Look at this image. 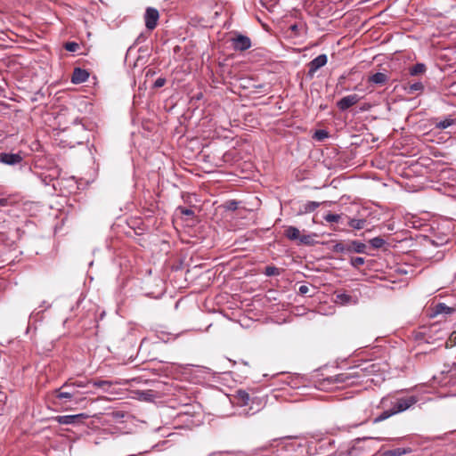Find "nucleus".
I'll list each match as a JSON object with an SVG mask.
<instances>
[{"label":"nucleus","instance_id":"obj_2","mask_svg":"<svg viewBox=\"0 0 456 456\" xmlns=\"http://www.w3.org/2000/svg\"><path fill=\"white\" fill-rule=\"evenodd\" d=\"M30 162H33L35 169H46L44 172H38L37 170H32L30 167V171L33 173V176L35 182H41L45 185H49L51 182H53L58 176V170L53 167H47V165H51L46 159L39 158L38 156H35Z\"/></svg>","mask_w":456,"mask_h":456},{"label":"nucleus","instance_id":"obj_16","mask_svg":"<svg viewBox=\"0 0 456 456\" xmlns=\"http://www.w3.org/2000/svg\"><path fill=\"white\" fill-rule=\"evenodd\" d=\"M455 311L454 308L447 306L444 303H438L433 307V314L431 316H437L439 314L448 315Z\"/></svg>","mask_w":456,"mask_h":456},{"label":"nucleus","instance_id":"obj_28","mask_svg":"<svg viewBox=\"0 0 456 456\" xmlns=\"http://www.w3.org/2000/svg\"><path fill=\"white\" fill-rule=\"evenodd\" d=\"M91 384L94 387H101L103 388L104 390H107L109 387H111L112 382L109 380H94L91 381Z\"/></svg>","mask_w":456,"mask_h":456},{"label":"nucleus","instance_id":"obj_24","mask_svg":"<svg viewBox=\"0 0 456 456\" xmlns=\"http://www.w3.org/2000/svg\"><path fill=\"white\" fill-rule=\"evenodd\" d=\"M405 89L408 94H413L415 92H422L424 90V86L421 82H415L409 84Z\"/></svg>","mask_w":456,"mask_h":456},{"label":"nucleus","instance_id":"obj_18","mask_svg":"<svg viewBox=\"0 0 456 456\" xmlns=\"http://www.w3.org/2000/svg\"><path fill=\"white\" fill-rule=\"evenodd\" d=\"M348 253L355 252V253H365L366 245L358 240H351L348 241Z\"/></svg>","mask_w":456,"mask_h":456},{"label":"nucleus","instance_id":"obj_21","mask_svg":"<svg viewBox=\"0 0 456 456\" xmlns=\"http://www.w3.org/2000/svg\"><path fill=\"white\" fill-rule=\"evenodd\" d=\"M427 70V67L424 63H416L409 69V74L411 76H418L424 74Z\"/></svg>","mask_w":456,"mask_h":456},{"label":"nucleus","instance_id":"obj_15","mask_svg":"<svg viewBox=\"0 0 456 456\" xmlns=\"http://www.w3.org/2000/svg\"><path fill=\"white\" fill-rule=\"evenodd\" d=\"M22 160L19 154L13 153H0V162L6 165H15L20 163Z\"/></svg>","mask_w":456,"mask_h":456},{"label":"nucleus","instance_id":"obj_40","mask_svg":"<svg viewBox=\"0 0 456 456\" xmlns=\"http://www.w3.org/2000/svg\"><path fill=\"white\" fill-rule=\"evenodd\" d=\"M65 116H66V114H65V113H61V112H60V113H58V114L54 117V119H56V120H57V123H58V125H59V126H61L62 123H64V122H65V119H66V118H65Z\"/></svg>","mask_w":456,"mask_h":456},{"label":"nucleus","instance_id":"obj_8","mask_svg":"<svg viewBox=\"0 0 456 456\" xmlns=\"http://www.w3.org/2000/svg\"><path fill=\"white\" fill-rule=\"evenodd\" d=\"M232 47L235 51L243 52L251 47V40L248 37L236 34L235 37L231 38Z\"/></svg>","mask_w":456,"mask_h":456},{"label":"nucleus","instance_id":"obj_43","mask_svg":"<svg viewBox=\"0 0 456 456\" xmlns=\"http://www.w3.org/2000/svg\"><path fill=\"white\" fill-rule=\"evenodd\" d=\"M6 400V395L0 390V403H4Z\"/></svg>","mask_w":456,"mask_h":456},{"label":"nucleus","instance_id":"obj_1","mask_svg":"<svg viewBox=\"0 0 456 456\" xmlns=\"http://www.w3.org/2000/svg\"><path fill=\"white\" fill-rule=\"evenodd\" d=\"M72 126L62 129L61 142L64 147L73 148L82 144L87 138L86 129L84 125L77 122V118H72Z\"/></svg>","mask_w":456,"mask_h":456},{"label":"nucleus","instance_id":"obj_25","mask_svg":"<svg viewBox=\"0 0 456 456\" xmlns=\"http://www.w3.org/2000/svg\"><path fill=\"white\" fill-rule=\"evenodd\" d=\"M348 242H337L332 246V252L334 253H346L348 252Z\"/></svg>","mask_w":456,"mask_h":456},{"label":"nucleus","instance_id":"obj_35","mask_svg":"<svg viewBox=\"0 0 456 456\" xmlns=\"http://www.w3.org/2000/svg\"><path fill=\"white\" fill-rule=\"evenodd\" d=\"M72 387H75V389L77 390V388H84L91 384V381H82V380H76V381H69Z\"/></svg>","mask_w":456,"mask_h":456},{"label":"nucleus","instance_id":"obj_23","mask_svg":"<svg viewBox=\"0 0 456 456\" xmlns=\"http://www.w3.org/2000/svg\"><path fill=\"white\" fill-rule=\"evenodd\" d=\"M454 123H455V120L453 118H452L451 117H448L444 120L436 122L435 126L437 129L443 130V129H445V128L451 126Z\"/></svg>","mask_w":456,"mask_h":456},{"label":"nucleus","instance_id":"obj_19","mask_svg":"<svg viewBox=\"0 0 456 456\" xmlns=\"http://www.w3.org/2000/svg\"><path fill=\"white\" fill-rule=\"evenodd\" d=\"M388 77L385 73L377 72L370 76L368 79L370 83L376 85H384L387 81Z\"/></svg>","mask_w":456,"mask_h":456},{"label":"nucleus","instance_id":"obj_14","mask_svg":"<svg viewBox=\"0 0 456 456\" xmlns=\"http://www.w3.org/2000/svg\"><path fill=\"white\" fill-rule=\"evenodd\" d=\"M89 73L83 69L75 68L71 77V82L73 84H80L87 80Z\"/></svg>","mask_w":456,"mask_h":456},{"label":"nucleus","instance_id":"obj_6","mask_svg":"<svg viewBox=\"0 0 456 456\" xmlns=\"http://www.w3.org/2000/svg\"><path fill=\"white\" fill-rule=\"evenodd\" d=\"M77 393L78 391L69 381L54 391L55 398L63 403L71 402Z\"/></svg>","mask_w":456,"mask_h":456},{"label":"nucleus","instance_id":"obj_22","mask_svg":"<svg viewBox=\"0 0 456 456\" xmlns=\"http://www.w3.org/2000/svg\"><path fill=\"white\" fill-rule=\"evenodd\" d=\"M410 448H395L384 452V456H402L411 452Z\"/></svg>","mask_w":456,"mask_h":456},{"label":"nucleus","instance_id":"obj_26","mask_svg":"<svg viewBox=\"0 0 456 456\" xmlns=\"http://www.w3.org/2000/svg\"><path fill=\"white\" fill-rule=\"evenodd\" d=\"M319 206H320V203L317 201H307L303 206V209H301V213H311V212L314 211Z\"/></svg>","mask_w":456,"mask_h":456},{"label":"nucleus","instance_id":"obj_44","mask_svg":"<svg viewBox=\"0 0 456 456\" xmlns=\"http://www.w3.org/2000/svg\"><path fill=\"white\" fill-rule=\"evenodd\" d=\"M296 28H297V25H293V26H291V29H292V30H295Z\"/></svg>","mask_w":456,"mask_h":456},{"label":"nucleus","instance_id":"obj_41","mask_svg":"<svg viewBox=\"0 0 456 456\" xmlns=\"http://www.w3.org/2000/svg\"><path fill=\"white\" fill-rule=\"evenodd\" d=\"M166 84V79L164 77H159L154 82V87L159 88L162 87Z\"/></svg>","mask_w":456,"mask_h":456},{"label":"nucleus","instance_id":"obj_32","mask_svg":"<svg viewBox=\"0 0 456 456\" xmlns=\"http://www.w3.org/2000/svg\"><path fill=\"white\" fill-rule=\"evenodd\" d=\"M340 218V215L332 213H329L324 216V220L328 223H338Z\"/></svg>","mask_w":456,"mask_h":456},{"label":"nucleus","instance_id":"obj_39","mask_svg":"<svg viewBox=\"0 0 456 456\" xmlns=\"http://www.w3.org/2000/svg\"><path fill=\"white\" fill-rule=\"evenodd\" d=\"M177 209L183 216H194V212L191 208H183V207H179Z\"/></svg>","mask_w":456,"mask_h":456},{"label":"nucleus","instance_id":"obj_13","mask_svg":"<svg viewBox=\"0 0 456 456\" xmlns=\"http://www.w3.org/2000/svg\"><path fill=\"white\" fill-rule=\"evenodd\" d=\"M253 396H250V395L246 392L245 390H238L236 391V394L234 395V398L237 401V403L240 406H247L250 403H254L256 399L252 398Z\"/></svg>","mask_w":456,"mask_h":456},{"label":"nucleus","instance_id":"obj_37","mask_svg":"<svg viewBox=\"0 0 456 456\" xmlns=\"http://www.w3.org/2000/svg\"><path fill=\"white\" fill-rule=\"evenodd\" d=\"M454 346H456V331H452L446 341L447 347H452Z\"/></svg>","mask_w":456,"mask_h":456},{"label":"nucleus","instance_id":"obj_9","mask_svg":"<svg viewBox=\"0 0 456 456\" xmlns=\"http://www.w3.org/2000/svg\"><path fill=\"white\" fill-rule=\"evenodd\" d=\"M159 18V11L153 7H148L145 11L144 20L145 26L149 30H152L157 27Z\"/></svg>","mask_w":456,"mask_h":456},{"label":"nucleus","instance_id":"obj_42","mask_svg":"<svg viewBox=\"0 0 456 456\" xmlns=\"http://www.w3.org/2000/svg\"><path fill=\"white\" fill-rule=\"evenodd\" d=\"M309 292V288L306 285H301L298 289V293L301 295H305Z\"/></svg>","mask_w":456,"mask_h":456},{"label":"nucleus","instance_id":"obj_34","mask_svg":"<svg viewBox=\"0 0 456 456\" xmlns=\"http://www.w3.org/2000/svg\"><path fill=\"white\" fill-rule=\"evenodd\" d=\"M328 136H329V133L326 130H322V129L316 130L314 134V138L318 141H322L325 138H327Z\"/></svg>","mask_w":456,"mask_h":456},{"label":"nucleus","instance_id":"obj_10","mask_svg":"<svg viewBox=\"0 0 456 456\" xmlns=\"http://www.w3.org/2000/svg\"><path fill=\"white\" fill-rule=\"evenodd\" d=\"M88 415L79 413L75 415H61L55 417L56 421L61 425H71L83 421L87 419Z\"/></svg>","mask_w":456,"mask_h":456},{"label":"nucleus","instance_id":"obj_7","mask_svg":"<svg viewBox=\"0 0 456 456\" xmlns=\"http://www.w3.org/2000/svg\"><path fill=\"white\" fill-rule=\"evenodd\" d=\"M328 62V57L326 54L322 53L315 57L308 63V71L306 73V77L308 78H313L317 72L318 69L325 66Z\"/></svg>","mask_w":456,"mask_h":456},{"label":"nucleus","instance_id":"obj_20","mask_svg":"<svg viewBox=\"0 0 456 456\" xmlns=\"http://www.w3.org/2000/svg\"><path fill=\"white\" fill-rule=\"evenodd\" d=\"M253 398L256 399L254 403H250L249 411L248 413L249 414H255L256 412L259 411L265 404L263 398L254 396Z\"/></svg>","mask_w":456,"mask_h":456},{"label":"nucleus","instance_id":"obj_31","mask_svg":"<svg viewBox=\"0 0 456 456\" xmlns=\"http://www.w3.org/2000/svg\"><path fill=\"white\" fill-rule=\"evenodd\" d=\"M264 273L267 276H275L280 274V271L275 266L268 265L265 267Z\"/></svg>","mask_w":456,"mask_h":456},{"label":"nucleus","instance_id":"obj_30","mask_svg":"<svg viewBox=\"0 0 456 456\" xmlns=\"http://www.w3.org/2000/svg\"><path fill=\"white\" fill-rule=\"evenodd\" d=\"M386 241L381 237H375L370 240V244L373 248H380L385 245Z\"/></svg>","mask_w":456,"mask_h":456},{"label":"nucleus","instance_id":"obj_27","mask_svg":"<svg viewBox=\"0 0 456 456\" xmlns=\"http://www.w3.org/2000/svg\"><path fill=\"white\" fill-rule=\"evenodd\" d=\"M365 222L366 221L364 219L352 218L349 220L348 225L354 229L361 230L363 228Z\"/></svg>","mask_w":456,"mask_h":456},{"label":"nucleus","instance_id":"obj_36","mask_svg":"<svg viewBox=\"0 0 456 456\" xmlns=\"http://www.w3.org/2000/svg\"><path fill=\"white\" fill-rule=\"evenodd\" d=\"M64 48L68 52L74 53V52H76V51H77L79 49V45L77 43H76V42H67L64 45Z\"/></svg>","mask_w":456,"mask_h":456},{"label":"nucleus","instance_id":"obj_38","mask_svg":"<svg viewBox=\"0 0 456 456\" xmlns=\"http://www.w3.org/2000/svg\"><path fill=\"white\" fill-rule=\"evenodd\" d=\"M238 202L236 200H228L225 202V208L234 211L238 208Z\"/></svg>","mask_w":456,"mask_h":456},{"label":"nucleus","instance_id":"obj_17","mask_svg":"<svg viewBox=\"0 0 456 456\" xmlns=\"http://www.w3.org/2000/svg\"><path fill=\"white\" fill-rule=\"evenodd\" d=\"M45 107H43V108H34L33 109V117H30V119H33L34 118L36 117H39L41 116L42 118H43V122L45 124H48V122L51 121L53 116L55 114V113H49V112H45L43 113V110L45 109Z\"/></svg>","mask_w":456,"mask_h":456},{"label":"nucleus","instance_id":"obj_33","mask_svg":"<svg viewBox=\"0 0 456 456\" xmlns=\"http://www.w3.org/2000/svg\"><path fill=\"white\" fill-rule=\"evenodd\" d=\"M350 263L354 268H359L365 263V259L362 256H355L351 258Z\"/></svg>","mask_w":456,"mask_h":456},{"label":"nucleus","instance_id":"obj_5","mask_svg":"<svg viewBox=\"0 0 456 456\" xmlns=\"http://www.w3.org/2000/svg\"><path fill=\"white\" fill-rule=\"evenodd\" d=\"M285 237L289 240H297L298 245L313 246L315 234H300V231L295 226H288L284 231Z\"/></svg>","mask_w":456,"mask_h":456},{"label":"nucleus","instance_id":"obj_12","mask_svg":"<svg viewBox=\"0 0 456 456\" xmlns=\"http://www.w3.org/2000/svg\"><path fill=\"white\" fill-rule=\"evenodd\" d=\"M360 100H361V97L358 94L346 95V96L341 98L337 102V106L340 110L344 111V110H348L352 106L355 105Z\"/></svg>","mask_w":456,"mask_h":456},{"label":"nucleus","instance_id":"obj_11","mask_svg":"<svg viewBox=\"0 0 456 456\" xmlns=\"http://www.w3.org/2000/svg\"><path fill=\"white\" fill-rule=\"evenodd\" d=\"M334 302L340 305H351L358 303V297L346 292H336Z\"/></svg>","mask_w":456,"mask_h":456},{"label":"nucleus","instance_id":"obj_29","mask_svg":"<svg viewBox=\"0 0 456 456\" xmlns=\"http://www.w3.org/2000/svg\"><path fill=\"white\" fill-rule=\"evenodd\" d=\"M394 415V412H392V411L389 409L384 411L382 413H380L379 416H377L373 422L374 423H379V422H381L388 418H390L391 416Z\"/></svg>","mask_w":456,"mask_h":456},{"label":"nucleus","instance_id":"obj_3","mask_svg":"<svg viewBox=\"0 0 456 456\" xmlns=\"http://www.w3.org/2000/svg\"><path fill=\"white\" fill-rule=\"evenodd\" d=\"M364 370H368V367H354L347 371L328 377L323 380V382L327 383V385H335L337 388L343 387L345 386H353L356 383L355 379L362 377V372Z\"/></svg>","mask_w":456,"mask_h":456},{"label":"nucleus","instance_id":"obj_4","mask_svg":"<svg viewBox=\"0 0 456 456\" xmlns=\"http://www.w3.org/2000/svg\"><path fill=\"white\" fill-rule=\"evenodd\" d=\"M418 402L419 398L416 395H409L405 397L385 396L380 401V407H390V410L395 415L410 409Z\"/></svg>","mask_w":456,"mask_h":456}]
</instances>
